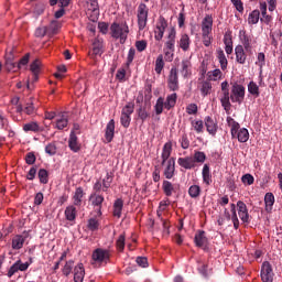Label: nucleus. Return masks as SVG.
<instances>
[{
    "instance_id": "nucleus-20",
    "label": "nucleus",
    "mask_w": 282,
    "mask_h": 282,
    "mask_svg": "<svg viewBox=\"0 0 282 282\" xmlns=\"http://www.w3.org/2000/svg\"><path fill=\"white\" fill-rule=\"evenodd\" d=\"M4 67L8 72H19V63L14 62V55L12 53L6 55Z\"/></svg>"
},
{
    "instance_id": "nucleus-14",
    "label": "nucleus",
    "mask_w": 282,
    "mask_h": 282,
    "mask_svg": "<svg viewBox=\"0 0 282 282\" xmlns=\"http://www.w3.org/2000/svg\"><path fill=\"white\" fill-rule=\"evenodd\" d=\"M177 36V31L174 26L169 30L167 40L165 42V50L170 52H175V39Z\"/></svg>"
},
{
    "instance_id": "nucleus-42",
    "label": "nucleus",
    "mask_w": 282,
    "mask_h": 282,
    "mask_svg": "<svg viewBox=\"0 0 282 282\" xmlns=\"http://www.w3.org/2000/svg\"><path fill=\"white\" fill-rule=\"evenodd\" d=\"M213 91V84L209 80H205L200 84L202 96H208Z\"/></svg>"
},
{
    "instance_id": "nucleus-24",
    "label": "nucleus",
    "mask_w": 282,
    "mask_h": 282,
    "mask_svg": "<svg viewBox=\"0 0 282 282\" xmlns=\"http://www.w3.org/2000/svg\"><path fill=\"white\" fill-rule=\"evenodd\" d=\"M227 124L230 127L231 138H237V132L241 130V126L232 117H227Z\"/></svg>"
},
{
    "instance_id": "nucleus-10",
    "label": "nucleus",
    "mask_w": 282,
    "mask_h": 282,
    "mask_svg": "<svg viewBox=\"0 0 282 282\" xmlns=\"http://www.w3.org/2000/svg\"><path fill=\"white\" fill-rule=\"evenodd\" d=\"M28 268H30V263H28V262L23 263L21 260H18L10 267V269L7 273V276H9V279H12V276H14V274H17V272H25L28 270Z\"/></svg>"
},
{
    "instance_id": "nucleus-16",
    "label": "nucleus",
    "mask_w": 282,
    "mask_h": 282,
    "mask_svg": "<svg viewBox=\"0 0 282 282\" xmlns=\"http://www.w3.org/2000/svg\"><path fill=\"white\" fill-rule=\"evenodd\" d=\"M30 237V232L23 231V235H17L12 239V249L13 250H21L23 248V243Z\"/></svg>"
},
{
    "instance_id": "nucleus-4",
    "label": "nucleus",
    "mask_w": 282,
    "mask_h": 282,
    "mask_svg": "<svg viewBox=\"0 0 282 282\" xmlns=\"http://www.w3.org/2000/svg\"><path fill=\"white\" fill-rule=\"evenodd\" d=\"M246 98V87L239 84H234L231 88L230 100L231 102H238L241 105Z\"/></svg>"
},
{
    "instance_id": "nucleus-62",
    "label": "nucleus",
    "mask_w": 282,
    "mask_h": 282,
    "mask_svg": "<svg viewBox=\"0 0 282 282\" xmlns=\"http://www.w3.org/2000/svg\"><path fill=\"white\" fill-rule=\"evenodd\" d=\"M256 65L260 68L265 66V53H258Z\"/></svg>"
},
{
    "instance_id": "nucleus-34",
    "label": "nucleus",
    "mask_w": 282,
    "mask_h": 282,
    "mask_svg": "<svg viewBox=\"0 0 282 282\" xmlns=\"http://www.w3.org/2000/svg\"><path fill=\"white\" fill-rule=\"evenodd\" d=\"M216 56L219 61L221 69L223 70L228 69V58H226V53H224V50L217 48Z\"/></svg>"
},
{
    "instance_id": "nucleus-32",
    "label": "nucleus",
    "mask_w": 282,
    "mask_h": 282,
    "mask_svg": "<svg viewBox=\"0 0 282 282\" xmlns=\"http://www.w3.org/2000/svg\"><path fill=\"white\" fill-rule=\"evenodd\" d=\"M64 215L67 221H76V215H78V210H76L74 205H69L66 207Z\"/></svg>"
},
{
    "instance_id": "nucleus-53",
    "label": "nucleus",
    "mask_w": 282,
    "mask_h": 282,
    "mask_svg": "<svg viewBox=\"0 0 282 282\" xmlns=\"http://www.w3.org/2000/svg\"><path fill=\"white\" fill-rule=\"evenodd\" d=\"M193 160H195V164H197V162L204 164L206 162V153L202 151H195Z\"/></svg>"
},
{
    "instance_id": "nucleus-7",
    "label": "nucleus",
    "mask_w": 282,
    "mask_h": 282,
    "mask_svg": "<svg viewBox=\"0 0 282 282\" xmlns=\"http://www.w3.org/2000/svg\"><path fill=\"white\" fill-rule=\"evenodd\" d=\"M109 259H111V252L107 249L98 248L93 252V260L96 263H109Z\"/></svg>"
},
{
    "instance_id": "nucleus-51",
    "label": "nucleus",
    "mask_w": 282,
    "mask_h": 282,
    "mask_svg": "<svg viewBox=\"0 0 282 282\" xmlns=\"http://www.w3.org/2000/svg\"><path fill=\"white\" fill-rule=\"evenodd\" d=\"M72 270H74V260H68L62 269L63 275L69 276V274H72Z\"/></svg>"
},
{
    "instance_id": "nucleus-36",
    "label": "nucleus",
    "mask_w": 282,
    "mask_h": 282,
    "mask_svg": "<svg viewBox=\"0 0 282 282\" xmlns=\"http://www.w3.org/2000/svg\"><path fill=\"white\" fill-rule=\"evenodd\" d=\"M67 124H69V119H67V115H62L56 119L55 129H58V131H63V129L67 128Z\"/></svg>"
},
{
    "instance_id": "nucleus-38",
    "label": "nucleus",
    "mask_w": 282,
    "mask_h": 282,
    "mask_svg": "<svg viewBox=\"0 0 282 282\" xmlns=\"http://www.w3.org/2000/svg\"><path fill=\"white\" fill-rule=\"evenodd\" d=\"M264 204L267 213H272V207L274 206V194L267 193L264 196Z\"/></svg>"
},
{
    "instance_id": "nucleus-6",
    "label": "nucleus",
    "mask_w": 282,
    "mask_h": 282,
    "mask_svg": "<svg viewBox=\"0 0 282 282\" xmlns=\"http://www.w3.org/2000/svg\"><path fill=\"white\" fill-rule=\"evenodd\" d=\"M166 28H169V22L164 17H160L154 30L155 41H162V39H164V32H166Z\"/></svg>"
},
{
    "instance_id": "nucleus-58",
    "label": "nucleus",
    "mask_w": 282,
    "mask_h": 282,
    "mask_svg": "<svg viewBox=\"0 0 282 282\" xmlns=\"http://www.w3.org/2000/svg\"><path fill=\"white\" fill-rule=\"evenodd\" d=\"M35 36L36 39H43V36H45L46 34H48L47 32V26H39L36 30H35Z\"/></svg>"
},
{
    "instance_id": "nucleus-48",
    "label": "nucleus",
    "mask_w": 282,
    "mask_h": 282,
    "mask_svg": "<svg viewBox=\"0 0 282 282\" xmlns=\"http://www.w3.org/2000/svg\"><path fill=\"white\" fill-rule=\"evenodd\" d=\"M87 228L91 232H96V230H98L100 228V221H98V219H96V218H89Z\"/></svg>"
},
{
    "instance_id": "nucleus-41",
    "label": "nucleus",
    "mask_w": 282,
    "mask_h": 282,
    "mask_svg": "<svg viewBox=\"0 0 282 282\" xmlns=\"http://www.w3.org/2000/svg\"><path fill=\"white\" fill-rule=\"evenodd\" d=\"M236 138L238 139L239 142H246L247 140H250V132H248V129L241 128L237 134Z\"/></svg>"
},
{
    "instance_id": "nucleus-50",
    "label": "nucleus",
    "mask_w": 282,
    "mask_h": 282,
    "mask_svg": "<svg viewBox=\"0 0 282 282\" xmlns=\"http://www.w3.org/2000/svg\"><path fill=\"white\" fill-rule=\"evenodd\" d=\"M248 91L251 94V96H254L256 98H259L260 93H259V86L254 82H250L248 84Z\"/></svg>"
},
{
    "instance_id": "nucleus-55",
    "label": "nucleus",
    "mask_w": 282,
    "mask_h": 282,
    "mask_svg": "<svg viewBox=\"0 0 282 282\" xmlns=\"http://www.w3.org/2000/svg\"><path fill=\"white\" fill-rule=\"evenodd\" d=\"M32 74H41V59H35L30 65Z\"/></svg>"
},
{
    "instance_id": "nucleus-30",
    "label": "nucleus",
    "mask_w": 282,
    "mask_h": 282,
    "mask_svg": "<svg viewBox=\"0 0 282 282\" xmlns=\"http://www.w3.org/2000/svg\"><path fill=\"white\" fill-rule=\"evenodd\" d=\"M202 175L204 184L210 186L213 184V174H210V166L208 164L203 166Z\"/></svg>"
},
{
    "instance_id": "nucleus-27",
    "label": "nucleus",
    "mask_w": 282,
    "mask_h": 282,
    "mask_svg": "<svg viewBox=\"0 0 282 282\" xmlns=\"http://www.w3.org/2000/svg\"><path fill=\"white\" fill-rule=\"evenodd\" d=\"M205 127L210 135L217 134V122L212 117H205Z\"/></svg>"
},
{
    "instance_id": "nucleus-59",
    "label": "nucleus",
    "mask_w": 282,
    "mask_h": 282,
    "mask_svg": "<svg viewBox=\"0 0 282 282\" xmlns=\"http://www.w3.org/2000/svg\"><path fill=\"white\" fill-rule=\"evenodd\" d=\"M149 111H147L145 107H140L138 110V117L140 118V120H142V122H144L147 120V118H149Z\"/></svg>"
},
{
    "instance_id": "nucleus-52",
    "label": "nucleus",
    "mask_w": 282,
    "mask_h": 282,
    "mask_svg": "<svg viewBox=\"0 0 282 282\" xmlns=\"http://www.w3.org/2000/svg\"><path fill=\"white\" fill-rule=\"evenodd\" d=\"M192 127L196 133H204V121L202 120H193Z\"/></svg>"
},
{
    "instance_id": "nucleus-8",
    "label": "nucleus",
    "mask_w": 282,
    "mask_h": 282,
    "mask_svg": "<svg viewBox=\"0 0 282 282\" xmlns=\"http://www.w3.org/2000/svg\"><path fill=\"white\" fill-rule=\"evenodd\" d=\"M239 39L247 54L249 56H252V54H254V52L252 51V36L248 35V33H246V30H240Z\"/></svg>"
},
{
    "instance_id": "nucleus-60",
    "label": "nucleus",
    "mask_w": 282,
    "mask_h": 282,
    "mask_svg": "<svg viewBox=\"0 0 282 282\" xmlns=\"http://www.w3.org/2000/svg\"><path fill=\"white\" fill-rule=\"evenodd\" d=\"M120 122L124 129H129V127L131 124V117H129L127 115H121Z\"/></svg>"
},
{
    "instance_id": "nucleus-13",
    "label": "nucleus",
    "mask_w": 282,
    "mask_h": 282,
    "mask_svg": "<svg viewBox=\"0 0 282 282\" xmlns=\"http://www.w3.org/2000/svg\"><path fill=\"white\" fill-rule=\"evenodd\" d=\"M235 55H236V61L239 63V65H246V61L248 59V52H246V48L243 45L239 44L235 47Z\"/></svg>"
},
{
    "instance_id": "nucleus-54",
    "label": "nucleus",
    "mask_w": 282,
    "mask_h": 282,
    "mask_svg": "<svg viewBox=\"0 0 282 282\" xmlns=\"http://www.w3.org/2000/svg\"><path fill=\"white\" fill-rule=\"evenodd\" d=\"M221 107H224L225 111H230V95H223L220 98Z\"/></svg>"
},
{
    "instance_id": "nucleus-46",
    "label": "nucleus",
    "mask_w": 282,
    "mask_h": 282,
    "mask_svg": "<svg viewBox=\"0 0 282 282\" xmlns=\"http://www.w3.org/2000/svg\"><path fill=\"white\" fill-rule=\"evenodd\" d=\"M113 182V176L107 173L106 177L102 180V192L107 193L111 188V183Z\"/></svg>"
},
{
    "instance_id": "nucleus-63",
    "label": "nucleus",
    "mask_w": 282,
    "mask_h": 282,
    "mask_svg": "<svg viewBox=\"0 0 282 282\" xmlns=\"http://www.w3.org/2000/svg\"><path fill=\"white\" fill-rule=\"evenodd\" d=\"M45 153L48 155H56V144L55 143H48L45 147Z\"/></svg>"
},
{
    "instance_id": "nucleus-2",
    "label": "nucleus",
    "mask_w": 282,
    "mask_h": 282,
    "mask_svg": "<svg viewBox=\"0 0 282 282\" xmlns=\"http://www.w3.org/2000/svg\"><path fill=\"white\" fill-rule=\"evenodd\" d=\"M110 34L112 39H120V43L123 44L127 42V36H129V25H127V22H113L110 26Z\"/></svg>"
},
{
    "instance_id": "nucleus-15",
    "label": "nucleus",
    "mask_w": 282,
    "mask_h": 282,
    "mask_svg": "<svg viewBox=\"0 0 282 282\" xmlns=\"http://www.w3.org/2000/svg\"><path fill=\"white\" fill-rule=\"evenodd\" d=\"M164 166L163 175L166 177V180H173L175 176V158H171L169 161H166Z\"/></svg>"
},
{
    "instance_id": "nucleus-43",
    "label": "nucleus",
    "mask_w": 282,
    "mask_h": 282,
    "mask_svg": "<svg viewBox=\"0 0 282 282\" xmlns=\"http://www.w3.org/2000/svg\"><path fill=\"white\" fill-rule=\"evenodd\" d=\"M40 184H47L50 182V172L45 169H40L37 172Z\"/></svg>"
},
{
    "instance_id": "nucleus-3",
    "label": "nucleus",
    "mask_w": 282,
    "mask_h": 282,
    "mask_svg": "<svg viewBox=\"0 0 282 282\" xmlns=\"http://www.w3.org/2000/svg\"><path fill=\"white\" fill-rule=\"evenodd\" d=\"M137 23L140 32H142L149 23V7L144 2H140L137 8Z\"/></svg>"
},
{
    "instance_id": "nucleus-23",
    "label": "nucleus",
    "mask_w": 282,
    "mask_h": 282,
    "mask_svg": "<svg viewBox=\"0 0 282 282\" xmlns=\"http://www.w3.org/2000/svg\"><path fill=\"white\" fill-rule=\"evenodd\" d=\"M197 270L205 279H208V276L213 274V269L208 268V263L203 262L202 260L197 261Z\"/></svg>"
},
{
    "instance_id": "nucleus-29",
    "label": "nucleus",
    "mask_w": 282,
    "mask_h": 282,
    "mask_svg": "<svg viewBox=\"0 0 282 282\" xmlns=\"http://www.w3.org/2000/svg\"><path fill=\"white\" fill-rule=\"evenodd\" d=\"M178 47H181L183 52H188V50H191V36H188V34L184 33L181 35Z\"/></svg>"
},
{
    "instance_id": "nucleus-40",
    "label": "nucleus",
    "mask_w": 282,
    "mask_h": 282,
    "mask_svg": "<svg viewBox=\"0 0 282 282\" xmlns=\"http://www.w3.org/2000/svg\"><path fill=\"white\" fill-rule=\"evenodd\" d=\"M46 28H47L48 36H54V34H58V30H61V24L58 23V21L53 20L51 21L50 25Z\"/></svg>"
},
{
    "instance_id": "nucleus-35",
    "label": "nucleus",
    "mask_w": 282,
    "mask_h": 282,
    "mask_svg": "<svg viewBox=\"0 0 282 282\" xmlns=\"http://www.w3.org/2000/svg\"><path fill=\"white\" fill-rule=\"evenodd\" d=\"M191 69H192V64L188 59H183L181 62V74L184 76V78H188L191 76Z\"/></svg>"
},
{
    "instance_id": "nucleus-33",
    "label": "nucleus",
    "mask_w": 282,
    "mask_h": 282,
    "mask_svg": "<svg viewBox=\"0 0 282 282\" xmlns=\"http://www.w3.org/2000/svg\"><path fill=\"white\" fill-rule=\"evenodd\" d=\"M83 197H85V191H83V187H77L73 196L74 206H82Z\"/></svg>"
},
{
    "instance_id": "nucleus-11",
    "label": "nucleus",
    "mask_w": 282,
    "mask_h": 282,
    "mask_svg": "<svg viewBox=\"0 0 282 282\" xmlns=\"http://www.w3.org/2000/svg\"><path fill=\"white\" fill-rule=\"evenodd\" d=\"M89 199L91 202V206L96 208L98 217H102V203L105 202V196L94 193L90 195Z\"/></svg>"
},
{
    "instance_id": "nucleus-31",
    "label": "nucleus",
    "mask_w": 282,
    "mask_h": 282,
    "mask_svg": "<svg viewBox=\"0 0 282 282\" xmlns=\"http://www.w3.org/2000/svg\"><path fill=\"white\" fill-rule=\"evenodd\" d=\"M122 208H124V200L122 198H118L113 203V217L120 219L122 217Z\"/></svg>"
},
{
    "instance_id": "nucleus-26",
    "label": "nucleus",
    "mask_w": 282,
    "mask_h": 282,
    "mask_svg": "<svg viewBox=\"0 0 282 282\" xmlns=\"http://www.w3.org/2000/svg\"><path fill=\"white\" fill-rule=\"evenodd\" d=\"M208 239L206 238V231L199 230L194 238V243L197 246V248H204L206 246Z\"/></svg>"
},
{
    "instance_id": "nucleus-45",
    "label": "nucleus",
    "mask_w": 282,
    "mask_h": 282,
    "mask_svg": "<svg viewBox=\"0 0 282 282\" xmlns=\"http://www.w3.org/2000/svg\"><path fill=\"white\" fill-rule=\"evenodd\" d=\"M259 17H261V12L259 10H253L248 18L249 25H257V23H259Z\"/></svg>"
},
{
    "instance_id": "nucleus-49",
    "label": "nucleus",
    "mask_w": 282,
    "mask_h": 282,
    "mask_svg": "<svg viewBox=\"0 0 282 282\" xmlns=\"http://www.w3.org/2000/svg\"><path fill=\"white\" fill-rule=\"evenodd\" d=\"M135 109V104L133 102H128L121 110V116H129L131 117V115L133 113Z\"/></svg>"
},
{
    "instance_id": "nucleus-64",
    "label": "nucleus",
    "mask_w": 282,
    "mask_h": 282,
    "mask_svg": "<svg viewBox=\"0 0 282 282\" xmlns=\"http://www.w3.org/2000/svg\"><path fill=\"white\" fill-rule=\"evenodd\" d=\"M147 40H140L135 42V47L138 52H144V50H147Z\"/></svg>"
},
{
    "instance_id": "nucleus-17",
    "label": "nucleus",
    "mask_w": 282,
    "mask_h": 282,
    "mask_svg": "<svg viewBox=\"0 0 282 282\" xmlns=\"http://www.w3.org/2000/svg\"><path fill=\"white\" fill-rule=\"evenodd\" d=\"M105 54V44L102 43V40L95 39L93 41V53H89V56L94 58V56H102Z\"/></svg>"
},
{
    "instance_id": "nucleus-44",
    "label": "nucleus",
    "mask_w": 282,
    "mask_h": 282,
    "mask_svg": "<svg viewBox=\"0 0 282 282\" xmlns=\"http://www.w3.org/2000/svg\"><path fill=\"white\" fill-rule=\"evenodd\" d=\"M162 69H164V55L160 54L155 59L154 72L160 75L162 74Z\"/></svg>"
},
{
    "instance_id": "nucleus-39",
    "label": "nucleus",
    "mask_w": 282,
    "mask_h": 282,
    "mask_svg": "<svg viewBox=\"0 0 282 282\" xmlns=\"http://www.w3.org/2000/svg\"><path fill=\"white\" fill-rule=\"evenodd\" d=\"M23 131L25 133H29V131H32L33 133H39V131H41V127L37 122L32 121L23 126Z\"/></svg>"
},
{
    "instance_id": "nucleus-9",
    "label": "nucleus",
    "mask_w": 282,
    "mask_h": 282,
    "mask_svg": "<svg viewBox=\"0 0 282 282\" xmlns=\"http://www.w3.org/2000/svg\"><path fill=\"white\" fill-rule=\"evenodd\" d=\"M260 276L262 282H272L274 281V271H272V264L265 261L262 263Z\"/></svg>"
},
{
    "instance_id": "nucleus-5",
    "label": "nucleus",
    "mask_w": 282,
    "mask_h": 282,
    "mask_svg": "<svg viewBox=\"0 0 282 282\" xmlns=\"http://www.w3.org/2000/svg\"><path fill=\"white\" fill-rule=\"evenodd\" d=\"M167 87L170 91L180 90V77L177 75V68L172 67L167 77Z\"/></svg>"
},
{
    "instance_id": "nucleus-21",
    "label": "nucleus",
    "mask_w": 282,
    "mask_h": 282,
    "mask_svg": "<svg viewBox=\"0 0 282 282\" xmlns=\"http://www.w3.org/2000/svg\"><path fill=\"white\" fill-rule=\"evenodd\" d=\"M116 133V121L111 119L106 126L105 138L107 142H112Z\"/></svg>"
},
{
    "instance_id": "nucleus-57",
    "label": "nucleus",
    "mask_w": 282,
    "mask_h": 282,
    "mask_svg": "<svg viewBox=\"0 0 282 282\" xmlns=\"http://www.w3.org/2000/svg\"><path fill=\"white\" fill-rule=\"evenodd\" d=\"M242 184H247V186H252L254 184V176L252 174H245L241 177Z\"/></svg>"
},
{
    "instance_id": "nucleus-61",
    "label": "nucleus",
    "mask_w": 282,
    "mask_h": 282,
    "mask_svg": "<svg viewBox=\"0 0 282 282\" xmlns=\"http://www.w3.org/2000/svg\"><path fill=\"white\" fill-rule=\"evenodd\" d=\"M202 36L205 47H210V44L213 43V36L210 35V33H202Z\"/></svg>"
},
{
    "instance_id": "nucleus-25",
    "label": "nucleus",
    "mask_w": 282,
    "mask_h": 282,
    "mask_svg": "<svg viewBox=\"0 0 282 282\" xmlns=\"http://www.w3.org/2000/svg\"><path fill=\"white\" fill-rule=\"evenodd\" d=\"M85 280V267L83 263H78L74 268V281L75 282H83Z\"/></svg>"
},
{
    "instance_id": "nucleus-56",
    "label": "nucleus",
    "mask_w": 282,
    "mask_h": 282,
    "mask_svg": "<svg viewBox=\"0 0 282 282\" xmlns=\"http://www.w3.org/2000/svg\"><path fill=\"white\" fill-rule=\"evenodd\" d=\"M116 247L119 252L124 251V234H121L116 241Z\"/></svg>"
},
{
    "instance_id": "nucleus-37",
    "label": "nucleus",
    "mask_w": 282,
    "mask_h": 282,
    "mask_svg": "<svg viewBox=\"0 0 282 282\" xmlns=\"http://www.w3.org/2000/svg\"><path fill=\"white\" fill-rule=\"evenodd\" d=\"M162 189L166 197H171L175 193V186L170 181H163Z\"/></svg>"
},
{
    "instance_id": "nucleus-1",
    "label": "nucleus",
    "mask_w": 282,
    "mask_h": 282,
    "mask_svg": "<svg viewBox=\"0 0 282 282\" xmlns=\"http://www.w3.org/2000/svg\"><path fill=\"white\" fill-rule=\"evenodd\" d=\"M175 105H177V94L176 93L167 95L165 101H164L163 97H159L156 100V104L154 106L156 116H161L162 111H164V108L167 111H171V109H173V107H175Z\"/></svg>"
},
{
    "instance_id": "nucleus-19",
    "label": "nucleus",
    "mask_w": 282,
    "mask_h": 282,
    "mask_svg": "<svg viewBox=\"0 0 282 282\" xmlns=\"http://www.w3.org/2000/svg\"><path fill=\"white\" fill-rule=\"evenodd\" d=\"M177 164L185 169L186 171H191V169H195L197 164H195V160L193 156L178 158Z\"/></svg>"
},
{
    "instance_id": "nucleus-47",
    "label": "nucleus",
    "mask_w": 282,
    "mask_h": 282,
    "mask_svg": "<svg viewBox=\"0 0 282 282\" xmlns=\"http://www.w3.org/2000/svg\"><path fill=\"white\" fill-rule=\"evenodd\" d=\"M202 194V187H199V185H192L188 188V195L189 197H192L193 199H197V197Z\"/></svg>"
},
{
    "instance_id": "nucleus-22",
    "label": "nucleus",
    "mask_w": 282,
    "mask_h": 282,
    "mask_svg": "<svg viewBox=\"0 0 282 282\" xmlns=\"http://www.w3.org/2000/svg\"><path fill=\"white\" fill-rule=\"evenodd\" d=\"M68 147L70 151H73L74 153H78V151H80V144H78V137L74 131H70Z\"/></svg>"
},
{
    "instance_id": "nucleus-12",
    "label": "nucleus",
    "mask_w": 282,
    "mask_h": 282,
    "mask_svg": "<svg viewBox=\"0 0 282 282\" xmlns=\"http://www.w3.org/2000/svg\"><path fill=\"white\" fill-rule=\"evenodd\" d=\"M237 207H238V215L241 221H243V224H249L250 214H248V206L246 205V203H243V200H238Z\"/></svg>"
},
{
    "instance_id": "nucleus-28",
    "label": "nucleus",
    "mask_w": 282,
    "mask_h": 282,
    "mask_svg": "<svg viewBox=\"0 0 282 282\" xmlns=\"http://www.w3.org/2000/svg\"><path fill=\"white\" fill-rule=\"evenodd\" d=\"M213 32V15H206L202 22V33L210 34Z\"/></svg>"
},
{
    "instance_id": "nucleus-18",
    "label": "nucleus",
    "mask_w": 282,
    "mask_h": 282,
    "mask_svg": "<svg viewBox=\"0 0 282 282\" xmlns=\"http://www.w3.org/2000/svg\"><path fill=\"white\" fill-rule=\"evenodd\" d=\"M171 153H173V143L171 142H166L164 145H163V149H162V154H161V158H162V166H164V164H166V162L170 161L171 159Z\"/></svg>"
}]
</instances>
